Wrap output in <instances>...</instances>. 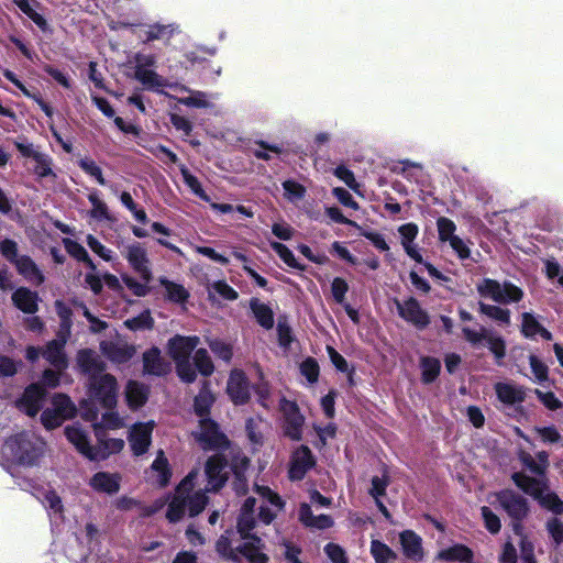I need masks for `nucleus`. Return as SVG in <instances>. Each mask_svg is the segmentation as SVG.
Here are the masks:
<instances>
[{
	"label": "nucleus",
	"mask_w": 563,
	"mask_h": 563,
	"mask_svg": "<svg viewBox=\"0 0 563 563\" xmlns=\"http://www.w3.org/2000/svg\"><path fill=\"white\" fill-rule=\"evenodd\" d=\"M55 308L60 320V330L69 334L73 327V310L62 300L55 301Z\"/></svg>",
	"instance_id": "nucleus-50"
},
{
	"label": "nucleus",
	"mask_w": 563,
	"mask_h": 563,
	"mask_svg": "<svg viewBox=\"0 0 563 563\" xmlns=\"http://www.w3.org/2000/svg\"><path fill=\"white\" fill-rule=\"evenodd\" d=\"M316 465V459L308 445H300L290 457L288 477L291 481H301Z\"/></svg>",
	"instance_id": "nucleus-9"
},
{
	"label": "nucleus",
	"mask_w": 563,
	"mask_h": 563,
	"mask_svg": "<svg viewBox=\"0 0 563 563\" xmlns=\"http://www.w3.org/2000/svg\"><path fill=\"white\" fill-rule=\"evenodd\" d=\"M547 530L558 545L563 543V521L556 517L549 519Z\"/></svg>",
	"instance_id": "nucleus-64"
},
{
	"label": "nucleus",
	"mask_w": 563,
	"mask_h": 563,
	"mask_svg": "<svg viewBox=\"0 0 563 563\" xmlns=\"http://www.w3.org/2000/svg\"><path fill=\"white\" fill-rule=\"evenodd\" d=\"M462 334L472 346H477L483 341H486L489 352L494 355L495 363L497 365H503V361L507 352V345L501 335L493 334L484 327L481 328V331H475L470 327H463Z\"/></svg>",
	"instance_id": "nucleus-3"
},
{
	"label": "nucleus",
	"mask_w": 563,
	"mask_h": 563,
	"mask_svg": "<svg viewBox=\"0 0 563 563\" xmlns=\"http://www.w3.org/2000/svg\"><path fill=\"white\" fill-rule=\"evenodd\" d=\"M208 346L211 352L225 363H230L233 357V347L230 343L220 339L208 340Z\"/></svg>",
	"instance_id": "nucleus-42"
},
{
	"label": "nucleus",
	"mask_w": 563,
	"mask_h": 563,
	"mask_svg": "<svg viewBox=\"0 0 563 563\" xmlns=\"http://www.w3.org/2000/svg\"><path fill=\"white\" fill-rule=\"evenodd\" d=\"M187 500L185 496L176 495L168 504L166 518L170 523L180 521L185 515Z\"/></svg>",
	"instance_id": "nucleus-41"
},
{
	"label": "nucleus",
	"mask_w": 563,
	"mask_h": 563,
	"mask_svg": "<svg viewBox=\"0 0 563 563\" xmlns=\"http://www.w3.org/2000/svg\"><path fill=\"white\" fill-rule=\"evenodd\" d=\"M529 364L531 371L539 383H543L549 378V367L537 355H529Z\"/></svg>",
	"instance_id": "nucleus-61"
},
{
	"label": "nucleus",
	"mask_w": 563,
	"mask_h": 563,
	"mask_svg": "<svg viewBox=\"0 0 563 563\" xmlns=\"http://www.w3.org/2000/svg\"><path fill=\"white\" fill-rule=\"evenodd\" d=\"M65 341L52 340L46 343L42 352L43 357L57 371H64L68 366L67 355L64 350Z\"/></svg>",
	"instance_id": "nucleus-23"
},
{
	"label": "nucleus",
	"mask_w": 563,
	"mask_h": 563,
	"mask_svg": "<svg viewBox=\"0 0 563 563\" xmlns=\"http://www.w3.org/2000/svg\"><path fill=\"white\" fill-rule=\"evenodd\" d=\"M125 257L130 266L137 274H140L141 278L145 283H150L152 279V272L148 266L150 261L147 257L146 250L140 243L136 242L128 246V253Z\"/></svg>",
	"instance_id": "nucleus-14"
},
{
	"label": "nucleus",
	"mask_w": 563,
	"mask_h": 563,
	"mask_svg": "<svg viewBox=\"0 0 563 563\" xmlns=\"http://www.w3.org/2000/svg\"><path fill=\"white\" fill-rule=\"evenodd\" d=\"M186 500L189 516L196 517L205 510L208 504V496L202 492H196L195 494L187 496Z\"/></svg>",
	"instance_id": "nucleus-49"
},
{
	"label": "nucleus",
	"mask_w": 563,
	"mask_h": 563,
	"mask_svg": "<svg viewBox=\"0 0 563 563\" xmlns=\"http://www.w3.org/2000/svg\"><path fill=\"white\" fill-rule=\"evenodd\" d=\"M144 373L153 376H165L170 372V364L166 362L157 346H152L143 353Z\"/></svg>",
	"instance_id": "nucleus-18"
},
{
	"label": "nucleus",
	"mask_w": 563,
	"mask_h": 563,
	"mask_svg": "<svg viewBox=\"0 0 563 563\" xmlns=\"http://www.w3.org/2000/svg\"><path fill=\"white\" fill-rule=\"evenodd\" d=\"M235 548L236 554L244 556L250 563H268L269 558L263 552L265 543L257 534L249 536Z\"/></svg>",
	"instance_id": "nucleus-13"
},
{
	"label": "nucleus",
	"mask_w": 563,
	"mask_h": 563,
	"mask_svg": "<svg viewBox=\"0 0 563 563\" xmlns=\"http://www.w3.org/2000/svg\"><path fill=\"white\" fill-rule=\"evenodd\" d=\"M437 227H438V233H439V240L441 242H449L452 240V238L456 236L454 234L456 230L455 223L446 218V217H440L437 220Z\"/></svg>",
	"instance_id": "nucleus-57"
},
{
	"label": "nucleus",
	"mask_w": 563,
	"mask_h": 563,
	"mask_svg": "<svg viewBox=\"0 0 563 563\" xmlns=\"http://www.w3.org/2000/svg\"><path fill=\"white\" fill-rule=\"evenodd\" d=\"M13 457L23 465H33L38 459L35 445L24 434H16L7 441Z\"/></svg>",
	"instance_id": "nucleus-11"
},
{
	"label": "nucleus",
	"mask_w": 563,
	"mask_h": 563,
	"mask_svg": "<svg viewBox=\"0 0 563 563\" xmlns=\"http://www.w3.org/2000/svg\"><path fill=\"white\" fill-rule=\"evenodd\" d=\"M159 284L166 289V299L170 302L185 303L190 296L183 285L172 282L166 277H161Z\"/></svg>",
	"instance_id": "nucleus-32"
},
{
	"label": "nucleus",
	"mask_w": 563,
	"mask_h": 563,
	"mask_svg": "<svg viewBox=\"0 0 563 563\" xmlns=\"http://www.w3.org/2000/svg\"><path fill=\"white\" fill-rule=\"evenodd\" d=\"M280 410L283 412L284 418V435L292 441H300L302 439V427L305 424V417L300 412L298 404L296 401L283 398L280 400Z\"/></svg>",
	"instance_id": "nucleus-5"
},
{
	"label": "nucleus",
	"mask_w": 563,
	"mask_h": 563,
	"mask_svg": "<svg viewBox=\"0 0 563 563\" xmlns=\"http://www.w3.org/2000/svg\"><path fill=\"white\" fill-rule=\"evenodd\" d=\"M124 325L132 331L144 329L151 330L154 327V319L152 318L150 311L145 310L136 317L125 320Z\"/></svg>",
	"instance_id": "nucleus-45"
},
{
	"label": "nucleus",
	"mask_w": 563,
	"mask_h": 563,
	"mask_svg": "<svg viewBox=\"0 0 563 563\" xmlns=\"http://www.w3.org/2000/svg\"><path fill=\"white\" fill-rule=\"evenodd\" d=\"M437 559L446 562L474 563V552L462 543H455L438 552Z\"/></svg>",
	"instance_id": "nucleus-24"
},
{
	"label": "nucleus",
	"mask_w": 563,
	"mask_h": 563,
	"mask_svg": "<svg viewBox=\"0 0 563 563\" xmlns=\"http://www.w3.org/2000/svg\"><path fill=\"white\" fill-rule=\"evenodd\" d=\"M151 468L154 472L158 473L157 484L159 487H166L172 478V470L168 463L167 457L164 454L163 450L157 452L156 459L151 465Z\"/></svg>",
	"instance_id": "nucleus-35"
},
{
	"label": "nucleus",
	"mask_w": 563,
	"mask_h": 563,
	"mask_svg": "<svg viewBox=\"0 0 563 563\" xmlns=\"http://www.w3.org/2000/svg\"><path fill=\"white\" fill-rule=\"evenodd\" d=\"M539 505L554 515L563 514V500L554 492H547L539 499Z\"/></svg>",
	"instance_id": "nucleus-48"
},
{
	"label": "nucleus",
	"mask_w": 563,
	"mask_h": 563,
	"mask_svg": "<svg viewBox=\"0 0 563 563\" xmlns=\"http://www.w3.org/2000/svg\"><path fill=\"white\" fill-rule=\"evenodd\" d=\"M36 165L33 169L34 174L38 178H46V177H53L56 178V174L54 173L52 165L53 159L47 155L42 153L40 156H37V159L35 161Z\"/></svg>",
	"instance_id": "nucleus-52"
},
{
	"label": "nucleus",
	"mask_w": 563,
	"mask_h": 563,
	"mask_svg": "<svg viewBox=\"0 0 563 563\" xmlns=\"http://www.w3.org/2000/svg\"><path fill=\"white\" fill-rule=\"evenodd\" d=\"M497 500L511 518V520H525L530 511L528 500L511 489H503L497 493Z\"/></svg>",
	"instance_id": "nucleus-7"
},
{
	"label": "nucleus",
	"mask_w": 563,
	"mask_h": 563,
	"mask_svg": "<svg viewBox=\"0 0 563 563\" xmlns=\"http://www.w3.org/2000/svg\"><path fill=\"white\" fill-rule=\"evenodd\" d=\"M14 266L21 276L35 286H41L45 282L44 274L29 255H21Z\"/></svg>",
	"instance_id": "nucleus-25"
},
{
	"label": "nucleus",
	"mask_w": 563,
	"mask_h": 563,
	"mask_svg": "<svg viewBox=\"0 0 563 563\" xmlns=\"http://www.w3.org/2000/svg\"><path fill=\"white\" fill-rule=\"evenodd\" d=\"M271 247L282 258V261L289 267L298 269V271L306 269V266L300 264L296 260L294 253L285 244L280 243V242H271Z\"/></svg>",
	"instance_id": "nucleus-40"
},
{
	"label": "nucleus",
	"mask_w": 563,
	"mask_h": 563,
	"mask_svg": "<svg viewBox=\"0 0 563 563\" xmlns=\"http://www.w3.org/2000/svg\"><path fill=\"white\" fill-rule=\"evenodd\" d=\"M477 294L482 298L492 299L499 305L517 303L523 299V290L511 282L500 284L493 278H483L476 285Z\"/></svg>",
	"instance_id": "nucleus-1"
},
{
	"label": "nucleus",
	"mask_w": 563,
	"mask_h": 563,
	"mask_svg": "<svg viewBox=\"0 0 563 563\" xmlns=\"http://www.w3.org/2000/svg\"><path fill=\"white\" fill-rule=\"evenodd\" d=\"M481 512L485 528L493 534L498 533L501 529L499 517L487 506H483Z\"/></svg>",
	"instance_id": "nucleus-59"
},
{
	"label": "nucleus",
	"mask_w": 563,
	"mask_h": 563,
	"mask_svg": "<svg viewBox=\"0 0 563 563\" xmlns=\"http://www.w3.org/2000/svg\"><path fill=\"white\" fill-rule=\"evenodd\" d=\"M192 361L196 371H198L202 376L209 377L213 374L214 365L206 349H196Z\"/></svg>",
	"instance_id": "nucleus-37"
},
{
	"label": "nucleus",
	"mask_w": 563,
	"mask_h": 563,
	"mask_svg": "<svg viewBox=\"0 0 563 563\" xmlns=\"http://www.w3.org/2000/svg\"><path fill=\"white\" fill-rule=\"evenodd\" d=\"M542 324L531 312H523L521 314L520 332L527 339H533L540 331Z\"/></svg>",
	"instance_id": "nucleus-43"
},
{
	"label": "nucleus",
	"mask_w": 563,
	"mask_h": 563,
	"mask_svg": "<svg viewBox=\"0 0 563 563\" xmlns=\"http://www.w3.org/2000/svg\"><path fill=\"white\" fill-rule=\"evenodd\" d=\"M148 387L136 380H130L126 385L125 398L131 409L143 407L148 400Z\"/></svg>",
	"instance_id": "nucleus-29"
},
{
	"label": "nucleus",
	"mask_w": 563,
	"mask_h": 563,
	"mask_svg": "<svg viewBox=\"0 0 563 563\" xmlns=\"http://www.w3.org/2000/svg\"><path fill=\"white\" fill-rule=\"evenodd\" d=\"M120 482L121 476L118 473L100 471L92 475L89 486L98 493L113 495L120 490Z\"/></svg>",
	"instance_id": "nucleus-19"
},
{
	"label": "nucleus",
	"mask_w": 563,
	"mask_h": 563,
	"mask_svg": "<svg viewBox=\"0 0 563 563\" xmlns=\"http://www.w3.org/2000/svg\"><path fill=\"white\" fill-rule=\"evenodd\" d=\"M104 353L107 356L117 363H125L130 361L134 355V347L131 345H117V344H110V346L106 347Z\"/></svg>",
	"instance_id": "nucleus-39"
},
{
	"label": "nucleus",
	"mask_w": 563,
	"mask_h": 563,
	"mask_svg": "<svg viewBox=\"0 0 563 563\" xmlns=\"http://www.w3.org/2000/svg\"><path fill=\"white\" fill-rule=\"evenodd\" d=\"M78 166L87 175L93 177L99 185H101V186L106 185V179L103 177L102 169L96 164L95 161L89 159V158H81L78 161Z\"/></svg>",
	"instance_id": "nucleus-58"
},
{
	"label": "nucleus",
	"mask_w": 563,
	"mask_h": 563,
	"mask_svg": "<svg viewBox=\"0 0 563 563\" xmlns=\"http://www.w3.org/2000/svg\"><path fill=\"white\" fill-rule=\"evenodd\" d=\"M66 439L76 448V450L89 460L92 445L87 433L79 426H67L64 430Z\"/></svg>",
	"instance_id": "nucleus-27"
},
{
	"label": "nucleus",
	"mask_w": 563,
	"mask_h": 563,
	"mask_svg": "<svg viewBox=\"0 0 563 563\" xmlns=\"http://www.w3.org/2000/svg\"><path fill=\"white\" fill-rule=\"evenodd\" d=\"M15 5L31 19L42 31H46L48 24L46 19L37 13L31 5L29 0H13Z\"/></svg>",
	"instance_id": "nucleus-44"
},
{
	"label": "nucleus",
	"mask_w": 563,
	"mask_h": 563,
	"mask_svg": "<svg viewBox=\"0 0 563 563\" xmlns=\"http://www.w3.org/2000/svg\"><path fill=\"white\" fill-rule=\"evenodd\" d=\"M399 542L404 555L413 562H420L424 558L422 538L413 530H404L399 533Z\"/></svg>",
	"instance_id": "nucleus-16"
},
{
	"label": "nucleus",
	"mask_w": 563,
	"mask_h": 563,
	"mask_svg": "<svg viewBox=\"0 0 563 563\" xmlns=\"http://www.w3.org/2000/svg\"><path fill=\"white\" fill-rule=\"evenodd\" d=\"M216 401V397L210 389L209 382L205 380L198 393L194 398V412L200 419L210 418V411Z\"/></svg>",
	"instance_id": "nucleus-26"
},
{
	"label": "nucleus",
	"mask_w": 563,
	"mask_h": 563,
	"mask_svg": "<svg viewBox=\"0 0 563 563\" xmlns=\"http://www.w3.org/2000/svg\"><path fill=\"white\" fill-rule=\"evenodd\" d=\"M349 291V284L342 277H334L331 282V294L334 301L339 305H344L345 295Z\"/></svg>",
	"instance_id": "nucleus-60"
},
{
	"label": "nucleus",
	"mask_w": 563,
	"mask_h": 563,
	"mask_svg": "<svg viewBox=\"0 0 563 563\" xmlns=\"http://www.w3.org/2000/svg\"><path fill=\"white\" fill-rule=\"evenodd\" d=\"M255 492L263 499H266L272 506L276 507L279 510L284 509L285 501L282 499V497L276 492L271 489L268 486L255 485Z\"/></svg>",
	"instance_id": "nucleus-62"
},
{
	"label": "nucleus",
	"mask_w": 563,
	"mask_h": 563,
	"mask_svg": "<svg viewBox=\"0 0 563 563\" xmlns=\"http://www.w3.org/2000/svg\"><path fill=\"white\" fill-rule=\"evenodd\" d=\"M89 397L107 410H113L118 402V383L113 375L103 374L89 380Z\"/></svg>",
	"instance_id": "nucleus-2"
},
{
	"label": "nucleus",
	"mask_w": 563,
	"mask_h": 563,
	"mask_svg": "<svg viewBox=\"0 0 563 563\" xmlns=\"http://www.w3.org/2000/svg\"><path fill=\"white\" fill-rule=\"evenodd\" d=\"M495 393L498 400L507 406L521 405L527 397L523 386L501 382L495 385ZM517 410L523 412L521 406H518Z\"/></svg>",
	"instance_id": "nucleus-17"
},
{
	"label": "nucleus",
	"mask_w": 563,
	"mask_h": 563,
	"mask_svg": "<svg viewBox=\"0 0 563 563\" xmlns=\"http://www.w3.org/2000/svg\"><path fill=\"white\" fill-rule=\"evenodd\" d=\"M478 312L483 316H486L490 320L497 321L501 324L509 325L510 324V310L507 308H501L499 306L485 303L483 301H478Z\"/></svg>",
	"instance_id": "nucleus-34"
},
{
	"label": "nucleus",
	"mask_w": 563,
	"mask_h": 563,
	"mask_svg": "<svg viewBox=\"0 0 563 563\" xmlns=\"http://www.w3.org/2000/svg\"><path fill=\"white\" fill-rule=\"evenodd\" d=\"M371 554L376 563H394L397 560V553L379 540L371 542Z\"/></svg>",
	"instance_id": "nucleus-36"
},
{
	"label": "nucleus",
	"mask_w": 563,
	"mask_h": 563,
	"mask_svg": "<svg viewBox=\"0 0 563 563\" xmlns=\"http://www.w3.org/2000/svg\"><path fill=\"white\" fill-rule=\"evenodd\" d=\"M200 432L195 439L203 450L227 449L230 444L228 437L220 430L217 421L211 418L199 420Z\"/></svg>",
	"instance_id": "nucleus-6"
},
{
	"label": "nucleus",
	"mask_w": 563,
	"mask_h": 563,
	"mask_svg": "<svg viewBox=\"0 0 563 563\" xmlns=\"http://www.w3.org/2000/svg\"><path fill=\"white\" fill-rule=\"evenodd\" d=\"M250 380L242 369H232L227 383V393L235 406L246 405L251 399Z\"/></svg>",
	"instance_id": "nucleus-8"
},
{
	"label": "nucleus",
	"mask_w": 563,
	"mask_h": 563,
	"mask_svg": "<svg viewBox=\"0 0 563 563\" xmlns=\"http://www.w3.org/2000/svg\"><path fill=\"white\" fill-rule=\"evenodd\" d=\"M216 551L224 560H229L234 563H241V558L236 554L235 549L232 548L231 540L228 537L221 536L217 540Z\"/></svg>",
	"instance_id": "nucleus-47"
},
{
	"label": "nucleus",
	"mask_w": 563,
	"mask_h": 563,
	"mask_svg": "<svg viewBox=\"0 0 563 563\" xmlns=\"http://www.w3.org/2000/svg\"><path fill=\"white\" fill-rule=\"evenodd\" d=\"M227 467L228 460L223 454L218 453L208 457L205 472L212 490L218 492L225 485L228 481Z\"/></svg>",
	"instance_id": "nucleus-12"
},
{
	"label": "nucleus",
	"mask_w": 563,
	"mask_h": 563,
	"mask_svg": "<svg viewBox=\"0 0 563 563\" xmlns=\"http://www.w3.org/2000/svg\"><path fill=\"white\" fill-rule=\"evenodd\" d=\"M250 308L261 327L266 330L274 327V312L269 306L261 302L257 298H252Z\"/></svg>",
	"instance_id": "nucleus-30"
},
{
	"label": "nucleus",
	"mask_w": 563,
	"mask_h": 563,
	"mask_svg": "<svg viewBox=\"0 0 563 563\" xmlns=\"http://www.w3.org/2000/svg\"><path fill=\"white\" fill-rule=\"evenodd\" d=\"M13 305L24 313L34 314L38 310V294L27 287H19L11 296Z\"/></svg>",
	"instance_id": "nucleus-21"
},
{
	"label": "nucleus",
	"mask_w": 563,
	"mask_h": 563,
	"mask_svg": "<svg viewBox=\"0 0 563 563\" xmlns=\"http://www.w3.org/2000/svg\"><path fill=\"white\" fill-rule=\"evenodd\" d=\"M77 364L84 374L89 375V380L103 375L106 363L91 349H82L77 354Z\"/></svg>",
	"instance_id": "nucleus-15"
},
{
	"label": "nucleus",
	"mask_w": 563,
	"mask_h": 563,
	"mask_svg": "<svg viewBox=\"0 0 563 563\" xmlns=\"http://www.w3.org/2000/svg\"><path fill=\"white\" fill-rule=\"evenodd\" d=\"M63 244L69 256L84 263L92 272L97 269V266L89 256L87 250L79 242L66 238L63 240Z\"/></svg>",
	"instance_id": "nucleus-31"
},
{
	"label": "nucleus",
	"mask_w": 563,
	"mask_h": 563,
	"mask_svg": "<svg viewBox=\"0 0 563 563\" xmlns=\"http://www.w3.org/2000/svg\"><path fill=\"white\" fill-rule=\"evenodd\" d=\"M181 176L184 183L190 188V190L203 201H209L210 198L202 188L199 179L192 175L187 168H181Z\"/></svg>",
	"instance_id": "nucleus-53"
},
{
	"label": "nucleus",
	"mask_w": 563,
	"mask_h": 563,
	"mask_svg": "<svg viewBox=\"0 0 563 563\" xmlns=\"http://www.w3.org/2000/svg\"><path fill=\"white\" fill-rule=\"evenodd\" d=\"M256 526V520L254 515H247L240 512L236 521V531L240 534L241 539H245V537L254 536L255 533L252 530Z\"/></svg>",
	"instance_id": "nucleus-55"
},
{
	"label": "nucleus",
	"mask_w": 563,
	"mask_h": 563,
	"mask_svg": "<svg viewBox=\"0 0 563 563\" xmlns=\"http://www.w3.org/2000/svg\"><path fill=\"white\" fill-rule=\"evenodd\" d=\"M421 380L424 384L433 383L441 371V363L438 358L432 356H424L421 358Z\"/></svg>",
	"instance_id": "nucleus-38"
},
{
	"label": "nucleus",
	"mask_w": 563,
	"mask_h": 563,
	"mask_svg": "<svg viewBox=\"0 0 563 563\" xmlns=\"http://www.w3.org/2000/svg\"><path fill=\"white\" fill-rule=\"evenodd\" d=\"M398 316L407 323L413 325L417 330L427 329L431 322L430 316L423 309L416 297H408L405 300L395 299Z\"/></svg>",
	"instance_id": "nucleus-4"
},
{
	"label": "nucleus",
	"mask_w": 563,
	"mask_h": 563,
	"mask_svg": "<svg viewBox=\"0 0 563 563\" xmlns=\"http://www.w3.org/2000/svg\"><path fill=\"white\" fill-rule=\"evenodd\" d=\"M151 64L152 59L147 58L144 64L137 65L135 68V78L148 89L162 87L163 82L161 76L156 71L145 68V65Z\"/></svg>",
	"instance_id": "nucleus-33"
},
{
	"label": "nucleus",
	"mask_w": 563,
	"mask_h": 563,
	"mask_svg": "<svg viewBox=\"0 0 563 563\" xmlns=\"http://www.w3.org/2000/svg\"><path fill=\"white\" fill-rule=\"evenodd\" d=\"M176 374L183 383L192 384L197 379V371L190 360L175 363Z\"/></svg>",
	"instance_id": "nucleus-54"
},
{
	"label": "nucleus",
	"mask_w": 563,
	"mask_h": 563,
	"mask_svg": "<svg viewBox=\"0 0 563 563\" xmlns=\"http://www.w3.org/2000/svg\"><path fill=\"white\" fill-rule=\"evenodd\" d=\"M124 448V441L118 438H108L101 443L92 445L89 461H104L110 455L121 452Z\"/></svg>",
	"instance_id": "nucleus-28"
},
{
	"label": "nucleus",
	"mask_w": 563,
	"mask_h": 563,
	"mask_svg": "<svg viewBox=\"0 0 563 563\" xmlns=\"http://www.w3.org/2000/svg\"><path fill=\"white\" fill-rule=\"evenodd\" d=\"M173 29H170V25H163V24H153L150 25L148 30L145 32V38L144 42H153L155 40H169L173 35Z\"/></svg>",
	"instance_id": "nucleus-56"
},
{
	"label": "nucleus",
	"mask_w": 563,
	"mask_h": 563,
	"mask_svg": "<svg viewBox=\"0 0 563 563\" xmlns=\"http://www.w3.org/2000/svg\"><path fill=\"white\" fill-rule=\"evenodd\" d=\"M199 343L200 339L197 335L175 334L167 342V353L175 363L187 361Z\"/></svg>",
	"instance_id": "nucleus-10"
},
{
	"label": "nucleus",
	"mask_w": 563,
	"mask_h": 563,
	"mask_svg": "<svg viewBox=\"0 0 563 563\" xmlns=\"http://www.w3.org/2000/svg\"><path fill=\"white\" fill-rule=\"evenodd\" d=\"M52 404L54 410L65 418L71 417L75 411V406L70 397L66 394H56L52 399Z\"/></svg>",
	"instance_id": "nucleus-51"
},
{
	"label": "nucleus",
	"mask_w": 563,
	"mask_h": 563,
	"mask_svg": "<svg viewBox=\"0 0 563 563\" xmlns=\"http://www.w3.org/2000/svg\"><path fill=\"white\" fill-rule=\"evenodd\" d=\"M371 484L372 487L369 489V495L375 499V501H378V499L386 495V489L389 485V477L387 475L382 477L373 476Z\"/></svg>",
	"instance_id": "nucleus-63"
},
{
	"label": "nucleus",
	"mask_w": 563,
	"mask_h": 563,
	"mask_svg": "<svg viewBox=\"0 0 563 563\" xmlns=\"http://www.w3.org/2000/svg\"><path fill=\"white\" fill-rule=\"evenodd\" d=\"M129 442L135 456L145 454L152 442V427L142 423L137 424L132 430Z\"/></svg>",
	"instance_id": "nucleus-22"
},
{
	"label": "nucleus",
	"mask_w": 563,
	"mask_h": 563,
	"mask_svg": "<svg viewBox=\"0 0 563 563\" xmlns=\"http://www.w3.org/2000/svg\"><path fill=\"white\" fill-rule=\"evenodd\" d=\"M46 396L45 388L40 383L30 384L23 391L21 402L25 406L26 415L34 417L42 408Z\"/></svg>",
	"instance_id": "nucleus-20"
},
{
	"label": "nucleus",
	"mask_w": 563,
	"mask_h": 563,
	"mask_svg": "<svg viewBox=\"0 0 563 563\" xmlns=\"http://www.w3.org/2000/svg\"><path fill=\"white\" fill-rule=\"evenodd\" d=\"M300 374L306 377L310 384H314L319 379L320 366L314 357L308 356L299 366Z\"/></svg>",
	"instance_id": "nucleus-46"
}]
</instances>
